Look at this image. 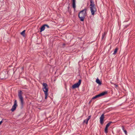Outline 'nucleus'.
<instances>
[{
  "label": "nucleus",
  "instance_id": "obj_1",
  "mask_svg": "<svg viewBox=\"0 0 135 135\" xmlns=\"http://www.w3.org/2000/svg\"><path fill=\"white\" fill-rule=\"evenodd\" d=\"M86 11L87 9L85 8L79 12L78 16L80 21H84V18L87 15Z\"/></svg>",
  "mask_w": 135,
  "mask_h": 135
},
{
  "label": "nucleus",
  "instance_id": "obj_2",
  "mask_svg": "<svg viewBox=\"0 0 135 135\" xmlns=\"http://www.w3.org/2000/svg\"><path fill=\"white\" fill-rule=\"evenodd\" d=\"M90 9L91 14L94 15L95 12L97 11V9L95 5L94 4L93 1H90Z\"/></svg>",
  "mask_w": 135,
  "mask_h": 135
},
{
  "label": "nucleus",
  "instance_id": "obj_3",
  "mask_svg": "<svg viewBox=\"0 0 135 135\" xmlns=\"http://www.w3.org/2000/svg\"><path fill=\"white\" fill-rule=\"evenodd\" d=\"M43 88L42 90L44 92L45 95V99H47V96L48 95V85L46 83H43Z\"/></svg>",
  "mask_w": 135,
  "mask_h": 135
},
{
  "label": "nucleus",
  "instance_id": "obj_4",
  "mask_svg": "<svg viewBox=\"0 0 135 135\" xmlns=\"http://www.w3.org/2000/svg\"><path fill=\"white\" fill-rule=\"evenodd\" d=\"M23 93L21 90H18V96L21 102V104L22 107H23L24 104V100L22 95Z\"/></svg>",
  "mask_w": 135,
  "mask_h": 135
},
{
  "label": "nucleus",
  "instance_id": "obj_5",
  "mask_svg": "<svg viewBox=\"0 0 135 135\" xmlns=\"http://www.w3.org/2000/svg\"><path fill=\"white\" fill-rule=\"evenodd\" d=\"M107 91L103 92L98 95H95V96L92 98V100L98 98L103 96L105 95V94H107Z\"/></svg>",
  "mask_w": 135,
  "mask_h": 135
},
{
  "label": "nucleus",
  "instance_id": "obj_6",
  "mask_svg": "<svg viewBox=\"0 0 135 135\" xmlns=\"http://www.w3.org/2000/svg\"><path fill=\"white\" fill-rule=\"evenodd\" d=\"M81 83V80H79V81L77 83L75 84L72 86V88L74 89L75 88H78L80 85Z\"/></svg>",
  "mask_w": 135,
  "mask_h": 135
},
{
  "label": "nucleus",
  "instance_id": "obj_7",
  "mask_svg": "<svg viewBox=\"0 0 135 135\" xmlns=\"http://www.w3.org/2000/svg\"><path fill=\"white\" fill-rule=\"evenodd\" d=\"M17 106V100H15L14 102V104L11 109V111L12 112L14 111L15 110Z\"/></svg>",
  "mask_w": 135,
  "mask_h": 135
},
{
  "label": "nucleus",
  "instance_id": "obj_8",
  "mask_svg": "<svg viewBox=\"0 0 135 135\" xmlns=\"http://www.w3.org/2000/svg\"><path fill=\"white\" fill-rule=\"evenodd\" d=\"M104 114H103L100 117V123L101 124H103L104 123L103 120L104 119Z\"/></svg>",
  "mask_w": 135,
  "mask_h": 135
},
{
  "label": "nucleus",
  "instance_id": "obj_9",
  "mask_svg": "<svg viewBox=\"0 0 135 135\" xmlns=\"http://www.w3.org/2000/svg\"><path fill=\"white\" fill-rule=\"evenodd\" d=\"M73 3L72 6L74 10H75L76 8L75 0H72Z\"/></svg>",
  "mask_w": 135,
  "mask_h": 135
},
{
  "label": "nucleus",
  "instance_id": "obj_10",
  "mask_svg": "<svg viewBox=\"0 0 135 135\" xmlns=\"http://www.w3.org/2000/svg\"><path fill=\"white\" fill-rule=\"evenodd\" d=\"M95 81L97 84H98L99 85H100L102 84L101 82L98 78L96 79Z\"/></svg>",
  "mask_w": 135,
  "mask_h": 135
},
{
  "label": "nucleus",
  "instance_id": "obj_11",
  "mask_svg": "<svg viewBox=\"0 0 135 135\" xmlns=\"http://www.w3.org/2000/svg\"><path fill=\"white\" fill-rule=\"evenodd\" d=\"M45 29V25H43L40 28V32H41L43 31H44Z\"/></svg>",
  "mask_w": 135,
  "mask_h": 135
},
{
  "label": "nucleus",
  "instance_id": "obj_12",
  "mask_svg": "<svg viewBox=\"0 0 135 135\" xmlns=\"http://www.w3.org/2000/svg\"><path fill=\"white\" fill-rule=\"evenodd\" d=\"M25 30H24L20 33L21 34L23 37H25Z\"/></svg>",
  "mask_w": 135,
  "mask_h": 135
},
{
  "label": "nucleus",
  "instance_id": "obj_13",
  "mask_svg": "<svg viewBox=\"0 0 135 135\" xmlns=\"http://www.w3.org/2000/svg\"><path fill=\"white\" fill-rule=\"evenodd\" d=\"M118 47H116L114 51V52L113 54V55H115L117 53V51L118 50Z\"/></svg>",
  "mask_w": 135,
  "mask_h": 135
},
{
  "label": "nucleus",
  "instance_id": "obj_14",
  "mask_svg": "<svg viewBox=\"0 0 135 135\" xmlns=\"http://www.w3.org/2000/svg\"><path fill=\"white\" fill-rule=\"evenodd\" d=\"M106 33L105 32H104L103 34H102V40H103L105 37Z\"/></svg>",
  "mask_w": 135,
  "mask_h": 135
},
{
  "label": "nucleus",
  "instance_id": "obj_15",
  "mask_svg": "<svg viewBox=\"0 0 135 135\" xmlns=\"http://www.w3.org/2000/svg\"><path fill=\"white\" fill-rule=\"evenodd\" d=\"M91 115H90V116H89L88 117V118H87L86 119V124H88V121L90 119V118H91Z\"/></svg>",
  "mask_w": 135,
  "mask_h": 135
},
{
  "label": "nucleus",
  "instance_id": "obj_16",
  "mask_svg": "<svg viewBox=\"0 0 135 135\" xmlns=\"http://www.w3.org/2000/svg\"><path fill=\"white\" fill-rule=\"evenodd\" d=\"M112 123V122H110L109 123H108L106 125L105 127H109V126L110 124L111 123Z\"/></svg>",
  "mask_w": 135,
  "mask_h": 135
},
{
  "label": "nucleus",
  "instance_id": "obj_17",
  "mask_svg": "<svg viewBox=\"0 0 135 135\" xmlns=\"http://www.w3.org/2000/svg\"><path fill=\"white\" fill-rule=\"evenodd\" d=\"M108 127H105L104 131H105V132L106 133H107L108 132Z\"/></svg>",
  "mask_w": 135,
  "mask_h": 135
},
{
  "label": "nucleus",
  "instance_id": "obj_18",
  "mask_svg": "<svg viewBox=\"0 0 135 135\" xmlns=\"http://www.w3.org/2000/svg\"><path fill=\"white\" fill-rule=\"evenodd\" d=\"M110 83H111V84H113L114 85H115V87H118V85L115 84H114V83H113L112 82H110Z\"/></svg>",
  "mask_w": 135,
  "mask_h": 135
},
{
  "label": "nucleus",
  "instance_id": "obj_19",
  "mask_svg": "<svg viewBox=\"0 0 135 135\" xmlns=\"http://www.w3.org/2000/svg\"><path fill=\"white\" fill-rule=\"evenodd\" d=\"M6 120V119H3L0 122V125L3 122V121L4 120Z\"/></svg>",
  "mask_w": 135,
  "mask_h": 135
},
{
  "label": "nucleus",
  "instance_id": "obj_20",
  "mask_svg": "<svg viewBox=\"0 0 135 135\" xmlns=\"http://www.w3.org/2000/svg\"><path fill=\"white\" fill-rule=\"evenodd\" d=\"M45 25V26H46L47 27V28H49L50 27L47 24H44Z\"/></svg>",
  "mask_w": 135,
  "mask_h": 135
},
{
  "label": "nucleus",
  "instance_id": "obj_21",
  "mask_svg": "<svg viewBox=\"0 0 135 135\" xmlns=\"http://www.w3.org/2000/svg\"><path fill=\"white\" fill-rule=\"evenodd\" d=\"M123 131L125 133V134L126 135H127V131L126 130H124Z\"/></svg>",
  "mask_w": 135,
  "mask_h": 135
},
{
  "label": "nucleus",
  "instance_id": "obj_22",
  "mask_svg": "<svg viewBox=\"0 0 135 135\" xmlns=\"http://www.w3.org/2000/svg\"><path fill=\"white\" fill-rule=\"evenodd\" d=\"M83 123H86V119L84 120L83 121Z\"/></svg>",
  "mask_w": 135,
  "mask_h": 135
},
{
  "label": "nucleus",
  "instance_id": "obj_23",
  "mask_svg": "<svg viewBox=\"0 0 135 135\" xmlns=\"http://www.w3.org/2000/svg\"><path fill=\"white\" fill-rule=\"evenodd\" d=\"M92 99H91V100H90L89 101V104H90L92 102Z\"/></svg>",
  "mask_w": 135,
  "mask_h": 135
},
{
  "label": "nucleus",
  "instance_id": "obj_24",
  "mask_svg": "<svg viewBox=\"0 0 135 135\" xmlns=\"http://www.w3.org/2000/svg\"><path fill=\"white\" fill-rule=\"evenodd\" d=\"M122 129L123 130V131H124V130H125L124 127L123 126H122Z\"/></svg>",
  "mask_w": 135,
  "mask_h": 135
},
{
  "label": "nucleus",
  "instance_id": "obj_25",
  "mask_svg": "<svg viewBox=\"0 0 135 135\" xmlns=\"http://www.w3.org/2000/svg\"><path fill=\"white\" fill-rule=\"evenodd\" d=\"M67 8H68V10H69V9H70V7H69V5L68 7Z\"/></svg>",
  "mask_w": 135,
  "mask_h": 135
},
{
  "label": "nucleus",
  "instance_id": "obj_26",
  "mask_svg": "<svg viewBox=\"0 0 135 135\" xmlns=\"http://www.w3.org/2000/svg\"><path fill=\"white\" fill-rule=\"evenodd\" d=\"M93 1V0H90V1Z\"/></svg>",
  "mask_w": 135,
  "mask_h": 135
}]
</instances>
